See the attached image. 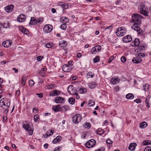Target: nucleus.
Segmentation results:
<instances>
[{
  "mask_svg": "<svg viewBox=\"0 0 151 151\" xmlns=\"http://www.w3.org/2000/svg\"><path fill=\"white\" fill-rule=\"evenodd\" d=\"M68 91L70 94H72L76 93V90L72 85H70L69 86L68 88Z\"/></svg>",
  "mask_w": 151,
  "mask_h": 151,
  "instance_id": "10",
  "label": "nucleus"
},
{
  "mask_svg": "<svg viewBox=\"0 0 151 151\" xmlns=\"http://www.w3.org/2000/svg\"><path fill=\"white\" fill-rule=\"evenodd\" d=\"M132 40L131 37L130 35H127L124 37L122 39V40L124 42L127 43L131 42Z\"/></svg>",
  "mask_w": 151,
  "mask_h": 151,
  "instance_id": "11",
  "label": "nucleus"
},
{
  "mask_svg": "<svg viewBox=\"0 0 151 151\" xmlns=\"http://www.w3.org/2000/svg\"><path fill=\"white\" fill-rule=\"evenodd\" d=\"M106 142L107 143L111 144L113 142L111 139H108L107 140Z\"/></svg>",
  "mask_w": 151,
  "mask_h": 151,
  "instance_id": "58",
  "label": "nucleus"
},
{
  "mask_svg": "<svg viewBox=\"0 0 151 151\" xmlns=\"http://www.w3.org/2000/svg\"><path fill=\"white\" fill-rule=\"evenodd\" d=\"M142 61V59L140 56L138 55L136 57L134 58L132 60V62L134 63L137 64L141 62Z\"/></svg>",
  "mask_w": 151,
  "mask_h": 151,
  "instance_id": "9",
  "label": "nucleus"
},
{
  "mask_svg": "<svg viewBox=\"0 0 151 151\" xmlns=\"http://www.w3.org/2000/svg\"><path fill=\"white\" fill-rule=\"evenodd\" d=\"M29 83L30 86H32L34 85L35 83L32 80H30L29 81Z\"/></svg>",
  "mask_w": 151,
  "mask_h": 151,
  "instance_id": "46",
  "label": "nucleus"
},
{
  "mask_svg": "<svg viewBox=\"0 0 151 151\" xmlns=\"http://www.w3.org/2000/svg\"><path fill=\"white\" fill-rule=\"evenodd\" d=\"M86 90L85 88H80L79 90V92L81 94H83L86 92Z\"/></svg>",
  "mask_w": 151,
  "mask_h": 151,
  "instance_id": "38",
  "label": "nucleus"
},
{
  "mask_svg": "<svg viewBox=\"0 0 151 151\" xmlns=\"http://www.w3.org/2000/svg\"><path fill=\"white\" fill-rule=\"evenodd\" d=\"M19 29L22 33L25 34L27 35L29 34V32L28 30L24 27H21L19 28Z\"/></svg>",
  "mask_w": 151,
  "mask_h": 151,
  "instance_id": "23",
  "label": "nucleus"
},
{
  "mask_svg": "<svg viewBox=\"0 0 151 151\" xmlns=\"http://www.w3.org/2000/svg\"><path fill=\"white\" fill-rule=\"evenodd\" d=\"M72 67V65L65 64L63 66L62 69L65 72H68L71 71L73 68Z\"/></svg>",
  "mask_w": 151,
  "mask_h": 151,
  "instance_id": "6",
  "label": "nucleus"
},
{
  "mask_svg": "<svg viewBox=\"0 0 151 151\" xmlns=\"http://www.w3.org/2000/svg\"><path fill=\"white\" fill-rule=\"evenodd\" d=\"M27 79V77L26 76H23L21 80V83H22V86H24L26 83V81Z\"/></svg>",
  "mask_w": 151,
  "mask_h": 151,
  "instance_id": "32",
  "label": "nucleus"
},
{
  "mask_svg": "<svg viewBox=\"0 0 151 151\" xmlns=\"http://www.w3.org/2000/svg\"><path fill=\"white\" fill-rule=\"evenodd\" d=\"M65 100L63 98L58 96L55 98V101L57 103H62L64 102Z\"/></svg>",
  "mask_w": 151,
  "mask_h": 151,
  "instance_id": "14",
  "label": "nucleus"
},
{
  "mask_svg": "<svg viewBox=\"0 0 151 151\" xmlns=\"http://www.w3.org/2000/svg\"><path fill=\"white\" fill-rule=\"evenodd\" d=\"M147 126V123L145 122H143L140 124L139 127L142 129H144L146 128Z\"/></svg>",
  "mask_w": 151,
  "mask_h": 151,
  "instance_id": "31",
  "label": "nucleus"
},
{
  "mask_svg": "<svg viewBox=\"0 0 151 151\" xmlns=\"http://www.w3.org/2000/svg\"><path fill=\"white\" fill-rule=\"evenodd\" d=\"M42 20V19L41 18H39L38 19H37V23H39L41 22Z\"/></svg>",
  "mask_w": 151,
  "mask_h": 151,
  "instance_id": "61",
  "label": "nucleus"
},
{
  "mask_svg": "<svg viewBox=\"0 0 151 151\" xmlns=\"http://www.w3.org/2000/svg\"><path fill=\"white\" fill-rule=\"evenodd\" d=\"M45 86V88L48 89L53 88L55 87V85L54 84H50L47 85Z\"/></svg>",
  "mask_w": 151,
  "mask_h": 151,
  "instance_id": "39",
  "label": "nucleus"
},
{
  "mask_svg": "<svg viewBox=\"0 0 151 151\" xmlns=\"http://www.w3.org/2000/svg\"><path fill=\"white\" fill-rule=\"evenodd\" d=\"M134 30L139 31L140 30V28L139 26V25L136 23H134L131 27Z\"/></svg>",
  "mask_w": 151,
  "mask_h": 151,
  "instance_id": "15",
  "label": "nucleus"
},
{
  "mask_svg": "<svg viewBox=\"0 0 151 151\" xmlns=\"http://www.w3.org/2000/svg\"><path fill=\"white\" fill-rule=\"evenodd\" d=\"M91 52L92 54H96L97 52V51L95 47H93L91 50Z\"/></svg>",
  "mask_w": 151,
  "mask_h": 151,
  "instance_id": "40",
  "label": "nucleus"
},
{
  "mask_svg": "<svg viewBox=\"0 0 151 151\" xmlns=\"http://www.w3.org/2000/svg\"><path fill=\"white\" fill-rule=\"evenodd\" d=\"M10 101L8 100H5L2 99L0 101V106L2 109H7L10 106Z\"/></svg>",
  "mask_w": 151,
  "mask_h": 151,
  "instance_id": "1",
  "label": "nucleus"
},
{
  "mask_svg": "<svg viewBox=\"0 0 151 151\" xmlns=\"http://www.w3.org/2000/svg\"><path fill=\"white\" fill-rule=\"evenodd\" d=\"M37 19L34 17L32 18L29 22L31 24H37Z\"/></svg>",
  "mask_w": 151,
  "mask_h": 151,
  "instance_id": "29",
  "label": "nucleus"
},
{
  "mask_svg": "<svg viewBox=\"0 0 151 151\" xmlns=\"http://www.w3.org/2000/svg\"><path fill=\"white\" fill-rule=\"evenodd\" d=\"M134 101L136 102V103L138 104L141 102V100L140 99H138L134 100Z\"/></svg>",
  "mask_w": 151,
  "mask_h": 151,
  "instance_id": "57",
  "label": "nucleus"
},
{
  "mask_svg": "<svg viewBox=\"0 0 151 151\" xmlns=\"http://www.w3.org/2000/svg\"><path fill=\"white\" fill-rule=\"evenodd\" d=\"M121 61L123 63H124L126 61V58L124 56L122 57L121 58Z\"/></svg>",
  "mask_w": 151,
  "mask_h": 151,
  "instance_id": "54",
  "label": "nucleus"
},
{
  "mask_svg": "<svg viewBox=\"0 0 151 151\" xmlns=\"http://www.w3.org/2000/svg\"><path fill=\"white\" fill-rule=\"evenodd\" d=\"M74 95H75L76 96V98L77 99H79L80 98V96H79L78 95V94L76 93H76H74L73 94Z\"/></svg>",
  "mask_w": 151,
  "mask_h": 151,
  "instance_id": "63",
  "label": "nucleus"
},
{
  "mask_svg": "<svg viewBox=\"0 0 151 151\" xmlns=\"http://www.w3.org/2000/svg\"><path fill=\"white\" fill-rule=\"evenodd\" d=\"M143 89L146 91H147L149 88V86L148 84H145L143 85Z\"/></svg>",
  "mask_w": 151,
  "mask_h": 151,
  "instance_id": "41",
  "label": "nucleus"
},
{
  "mask_svg": "<svg viewBox=\"0 0 151 151\" xmlns=\"http://www.w3.org/2000/svg\"><path fill=\"white\" fill-rule=\"evenodd\" d=\"M60 22L63 23H67L69 22V19L66 17H62L60 20Z\"/></svg>",
  "mask_w": 151,
  "mask_h": 151,
  "instance_id": "24",
  "label": "nucleus"
},
{
  "mask_svg": "<svg viewBox=\"0 0 151 151\" xmlns=\"http://www.w3.org/2000/svg\"><path fill=\"white\" fill-rule=\"evenodd\" d=\"M67 27L66 25L64 23L61 25L60 28L62 29L65 30L66 28Z\"/></svg>",
  "mask_w": 151,
  "mask_h": 151,
  "instance_id": "47",
  "label": "nucleus"
},
{
  "mask_svg": "<svg viewBox=\"0 0 151 151\" xmlns=\"http://www.w3.org/2000/svg\"><path fill=\"white\" fill-rule=\"evenodd\" d=\"M22 127L28 132L29 134L32 135L33 134V131L32 130L30 125L26 122L23 123Z\"/></svg>",
  "mask_w": 151,
  "mask_h": 151,
  "instance_id": "2",
  "label": "nucleus"
},
{
  "mask_svg": "<svg viewBox=\"0 0 151 151\" xmlns=\"http://www.w3.org/2000/svg\"><path fill=\"white\" fill-rule=\"evenodd\" d=\"M54 132V131L53 130H48L47 134L44 135L45 137H47L51 135Z\"/></svg>",
  "mask_w": 151,
  "mask_h": 151,
  "instance_id": "27",
  "label": "nucleus"
},
{
  "mask_svg": "<svg viewBox=\"0 0 151 151\" xmlns=\"http://www.w3.org/2000/svg\"><path fill=\"white\" fill-rule=\"evenodd\" d=\"M51 11L52 13H55L56 12V10L54 8L52 9Z\"/></svg>",
  "mask_w": 151,
  "mask_h": 151,
  "instance_id": "64",
  "label": "nucleus"
},
{
  "mask_svg": "<svg viewBox=\"0 0 151 151\" xmlns=\"http://www.w3.org/2000/svg\"><path fill=\"white\" fill-rule=\"evenodd\" d=\"M96 132L98 134L101 135L104 133V129L99 128L97 130Z\"/></svg>",
  "mask_w": 151,
  "mask_h": 151,
  "instance_id": "33",
  "label": "nucleus"
},
{
  "mask_svg": "<svg viewBox=\"0 0 151 151\" xmlns=\"http://www.w3.org/2000/svg\"><path fill=\"white\" fill-rule=\"evenodd\" d=\"M14 8L13 5H8L5 7L4 9L5 11L7 12L11 13L12 12Z\"/></svg>",
  "mask_w": 151,
  "mask_h": 151,
  "instance_id": "12",
  "label": "nucleus"
},
{
  "mask_svg": "<svg viewBox=\"0 0 151 151\" xmlns=\"http://www.w3.org/2000/svg\"><path fill=\"white\" fill-rule=\"evenodd\" d=\"M96 141L94 139H91L86 142L85 145L87 148H90L93 147L96 144Z\"/></svg>",
  "mask_w": 151,
  "mask_h": 151,
  "instance_id": "5",
  "label": "nucleus"
},
{
  "mask_svg": "<svg viewBox=\"0 0 151 151\" xmlns=\"http://www.w3.org/2000/svg\"><path fill=\"white\" fill-rule=\"evenodd\" d=\"M95 101H93L90 100L89 101L88 104L90 106H93L95 104Z\"/></svg>",
  "mask_w": 151,
  "mask_h": 151,
  "instance_id": "44",
  "label": "nucleus"
},
{
  "mask_svg": "<svg viewBox=\"0 0 151 151\" xmlns=\"http://www.w3.org/2000/svg\"><path fill=\"white\" fill-rule=\"evenodd\" d=\"M144 151H151V147L147 146L144 149Z\"/></svg>",
  "mask_w": 151,
  "mask_h": 151,
  "instance_id": "49",
  "label": "nucleus"
},
{
  "mask_svg": "<svg viewBox=\"0 0 151 151\" xmlns=\"http://www.w3.org/2000/svg\"><path fill=\"white\" fill-rule=\"evenodd\" d=\"M12 43L11 41L7 40L3 42L2 45L5 47H8L11 45Z\"/></svg>",
  "mask_w": 151,
  "mask_h": 151,
  "instance_id": "16",
  "label": "nucleus"
},
{
  "mask_svg": "<svg viewBox=\"0 0 151 151\" xmlns=\"http://www.w3.org/2000/svg\"><path fill=\"white\" fill-rule=\"evenodd\" d=\"M55 139L58 142L59 141H60V140L61 139V136H58L56 138H55Z\"/></svg>",
  "mask_w": 151,
  "mask_h": 151,
  "instance_id": "55",
  "label": "nucleus"
},
{
  "mask_svg": "<svg viewBox=\"0 0 151 151\" xmlns=\"http://www.w3.org/2000/svg\"><path fill=\"white\" fill-rule=\"evenodd\" d=\"M126 98L128 99H132L134 97V96L132 93H129L126 95Z\"/></svg>",
  "mask_w": 151,
  "mask_h": 151,
  "instance_id": "35",
  "label": "nucleus"
},
{
  "mask_svg": "<svg viewBox=\"0 0 151 151\" xmlns=\"http://www.w3.org/2000/svg\"><path fill=\"white\" fill-rule=\"evenodd\" d=\"M151 143V141L150 140H146L142 142V144L144 145H147L150 144Z\"/></svg>",
  "mask_w": 151,
  "mask_h": 151,
  "instance_id": "37",
  "label": "nucleus"
},
{
  "mask_svg": "<svg viewBox=\"0 0 151 151\" xmlns=\"http://www.w3.org/2000/svg\"><path fill=\"white\" fill-rule=\"evenodd\" d=\"M43 57L42 56H38L36 58L37 60L38 61H40L43 58Z\"/></svg>",
  "mask_w": 151,
  "mask_h": 151,
  "instance_id": "52",
  "label": "nucleus"
},
{
  "mask_svg": "<svg viewBox=\"0 0 151 151\" xmlns=\"http://www.w3.org/2000/svg\"><path fill=\"white\" fill-rule=\"evenodd\" d=\"M96 48V49L99 52L101 50V47L100 45H98L95 46Z\"/></svg>",
  "mask_w": 151,
  "mask_h": 151,
  "instance_id": "48",
  "label": "nucleus"
},
{
  "mask_svg": "<svg viewBox=\"0 0 151 151\" xmlns=\"http://www.w3.org/2000/svg\"><path fill=\"white\" fill-rule=\"evenodd\" d=\"M133 19L132 20V22H139L141 21V19L143 18V17L139 14H133L132 16Z\"/></svg>",
  "mask_w": 151,
  "mask_h": 151,
  "instance_id": "3",
  "label": "nucleus"
},
{
  "mask_svg": "<svg viewBox=\"0 0 151 151\" xmlns=\"http://www.w3.org/2000/svg\"><path fill=\"white\" fill-rule=\"evenodd\" d=\"M83 126L86 128L89 129L91 127V124L89 123L86 122L83 124Z\"/></svg>",
  "mask_w": 151,
  "mask_h": 151,
  "instance_id": "36",
  "label": "nucleus"
},
{
  "mask_svg": "<svg viewBox=\"0 0 151 151\" xmlns=\"http://www.w3.org/2000/svg\"><path fill=\"white\" fill-rule=\"evenodd\" d=\"M36 95L38 96V97L39 98H42V94L41 93H37Z\"/></svg>",
  "mask_w": 151,
  "mask_h": 151,
  "instance_id": "60",
  "label": "nucleus"
},
{
  "mask_svg": "<svg viewBox=\"0 0 151 151\" xmlns=\"http://www.w3.org/2000/svg\"><path fill=\"white\" fill-rule=\"evenodd\" d=\"M53 46L52 44L51 43H47L45 45L46 47L47 48H51Z\"/></svg>",
  "mask_w": 151,
  "mask_h": 151,
  "instance_id": "45",
  "label": "nucleus"
},
{
  "mask_svg": "<svg viewBox=\"0 0 151 151\" xmlns=\"http://www.w3.org/2000/svg\"><path fill=\"white\" fill-rule=\"evenodd\" d=\"M140 13L142 15L146 16H148V12L146 11V9H145L140 10Z\"/></svg>",
  "mask_w": 151,
  "mask_h": 151,
  "instance_id": "25",
  "label": "nucleus"
},
{
  "mask_svg": "<svg viewBox=\"0 0 151 151\" xmlns=\"http://www.w3.org/2000/svg\"><path fill=\"white\" fill-rule=\"evenodd\" d=\"M58 4L59 6H60L65 9H67L68 7V5L66 3L63 2H60L58 3Z\"/></svg>",
  "mask_w": 151,
  "mask_h": 151,
  "instance_id": "17",
  "label": "nucleus"
},
{
  "mask_svg": "<svg viewBox=\"0 0 151 151\" xmlns=\"http://www.w3.org/2000/svg\"><path fill=\"white\" fill-rule=\"evenodd\" d=\"M25 16L22 14H20L17 18V21L19 22H22L25 19Z\"/></svg>",
  "mask_w": 151,
  "mask_h": 151,
  "instance_id": "13",
  "label": "nucleus"
},
{
  "mask_svg": "<svg viewBox=\"0 0 151 151\" xmlns=\"http://www.w3.org/2000/svg\"><path fill=\"white\" fill-rule=\"evenodd\" d=\"M97 84L94 82L88 83V86L91 88H94L96 86Z\"/></svg>",
  "mask_w": 151,
  "mask_h": 151,
  "instance_id": "26",
  "label": "nucleus"
},
{
  "mask_svg": "<svg viewBox=\"0 0 151 151\" xmlns=\"http://www.w3.org/2000/svg\"><path fill=\"white\" fill-rule=\"evenodd\" d=\"M81 56L82 54L80 53H78L77 55V57L78 58H79L81 57Z\"/></svg>",
  "mask_w": 151,
  "mask_h": 151,
  "instance_id": "62",
  "label": "nucleus"
},
{
  "mask_svg": "<svg viewBox=\"0 0 151 151\" xmlns=\"http://www.w3.org/2000/svg\"><path fill=\"white\" fill-rule=\"evenodd\" d=\"M126 32V30L125 28L122 29V27H119L116 29V33L117 36H122Z\"/></svg>",
  "mask_w": 151,
  "mask_h": 151,
  "instance_id": "4",
  "label": "nucleus"
},
{
  "mask_svg": "<svg viewBox=\"0 0 151 151\" xmlns=\"http://www.w3.org/2000/svg\"><path fill=\"white\" fill-rule=\"evenodd\" d=\"M52 29V25L50 24L46 25L43 28L44 32L47 33L50 32Z\"/></svg>",
  "mask_w": 151,
  "mask_h": 151,
  "instance_id": "8",
  "label": "nucleus"
},
{
  "mask_svg": "<svg viewBox=\"0 0 151 151\" xmlns=\"http://www.w3.org/2000/svg\"><path fill=\"white\" fill-rule=\"evenodd\" d=\"M95 75L94 74L91 72H88L87 74L86 78L87 79L93 77Z\"/></svg>",
  "mask_w": 151,
  "mask_h": 151,
  "instance_id": "30",
  "label": "nucleus"
},
{
  "mask_svg": "<svg viewBox=\"0 0 151 151\" xmlns=\"http://www.w3.org/2000/svg\"><path fill=\"white\" fill-rule=\"evenodd\" d=\"M93 62L94 63L98 62L99 60V57H96L93 59Z\"/></svg>",
  "mask_w": 151,
  "mask_h": 151,
  "instance_id": "51",
  "label": "nucleus"
},
{
  "mask_svg": "<svg viewBox=\"0 0 151 151\" xmlns=\"http://www.w3.org/2000/svg\"><path fill=\"white\" fill-rule=\"evenodd\" d=\"M111 81L113 84H116L118 83L120 81V79L117 78L113 77L111 80Z\"/></svg>",
  "mask_w": 151,
  "mask_h": 151,
  "instance_id": "18",
  "label": "nucleus"
},
{
  "mask_svg": "<svg viewBox=\"0 0 151 151\" xmlns=\"http://www.w3.org/2000/svg\"><path fill=\"white\" fill-rule=\"evenodd\" d=\"M34 121L35 122H36L37 120L39 118V116L37 114L35 115L34 116Z\"/></svg>",
  "mask_w": 151,
  "mask_h": 151,
  "instance_id": "50",
  "label": "nucleus"
},
{
  "mask_svg": "<svg viewBox=\"0 0 151 151\" xmlns=\"http://www.w3.org/2000/svg\"><path fill=\"white\" fill-rule=\"evenodd\" d=\"M60 94V91L56 90H54L51 92L50 93L49 96H58Z\"/></svg>",
  "mask_w": 151,
  "mask_h": 151,
  "instance_id": "20",
  "label": "nucleus"
},
{
  "mask_svg": "<svg viewBox=\"0 0 151 151\" xmlns=\"http://www.w3.org/2000/svg\"><path fill=\"white\" fill-rule=\"evenodd\" d=\"M61 45H64V46H66L67 45V43L65 41H63L60 44Z\"/></svg>",
  "mask_w": 151,
  "mask_h": 151,
  "instance_id": "59",
  "label": "nucleus"
},
{
  "mask_svg": "<svg viewBox=\"0 0 151 151\" xmlns=\"http://www.w3.org/2000/svg\"><path fill=\"white\" fill-rule=\"evenodd\" d=\"M75 99L73 98H70L69 99V103L71 104H73L74 102Z\"/></svg>",
  "mask_w": 151,
  "mask_h": 151,
  "instance_id": "42",
  "label": "nucleus"
},
{
  "mask_svg": "<svg viewBox=\"0 0 151 151\" xmlns=\"http://www.w3.org/2000/svg\"><path fill=\"white\" fill-rule=\"evenodd\" d=\"M150 96H148L147 97L145 100V103L147 104V106L149 107H150V104H149V102L150 101Z\"/></svg>",
  "mask_w": 151,
  "mask_h": 151,
  "instance_id": "34",
  "label": "nucleus"
},
{
  "mask_svg": "<svg viewBox=\"0 0 151 151\" xmlns=\"http://www.w3.org/2000/svg\"><path fill=\"white\" fill-rule=\"evenodd\" d=\"M9 26L10 24L8 22L4 23L3 24V27L4 28H7L9 27Z\"/></svg>",
  "mask_w": 151,
  "mask_h": 151,
  "instance_id": "43",
  "label": "nucleus"
},
{
  "mask_svg": "<svg viewBox=\"0 0 151 151\" xmlns=\"http://www.w3.org/2000/svg\"><path fill=\"white\" fill-rule=\"evenodd\" d=\"M144 47L142 45H138L135 48V51L136 52H141L142 50Z\"/></svg>",
  "mask_w": 151,
  "mask_h": 151,
  "instance_id": "19",
  "label": "nucleus"
},
{
  "mask_svg": "<svg viewBox=\"0 0 151 151\" xmlns=\"http://www.w3.org/2000/svg\"><path fill=\"white\" fill-rule=\"evenodd\" d=\"M139 40L138 38L135 39L134 42L132 43V46H137L139 45Z\"/></svg>",
  "mask_w": 151,
  "mask_h": 151,
  "instance_id": "22",
  "label": "nucleus"
},
{
  "mask_svg": "<svg viewBox=\"0 0 151 151\" xmlns=\"http://www.w3.org/2000/svg\"><path fill=\"white\" fill-rule=\"evenodd\" d=\"M137 145L136 143H131L129 147V150L132 151H133L135 149Z\"/></svg>",
  "mask_w": 151,
  "mask_h": 151,
  "instance_id": "21",
  "label": "nucleus"
},
{
  "mask_svg": "<svg viewBox=\"0 0 151 151\" xmlns=\"http://www.w3.org/2000/svg\"><path fill=\"white\" fill-rule=\"evenodd\" d=\"M114 57L113 56H111V58L109 59L108 60V63H111L112 60L114 59Z\"/></svg>",
  "mask_w": 151,
  "mask_h": 151,
  "instance_id": "53",
  "label": "nucleus"
},
{
  "mask_svg": "<svg viewBox=\"0 0 151 151\" xmlns=\"http://www.w3.org/2000/svg\"><path fill=\"white\" fill-rule=\"evenodd\" d=\"M82 117L80 114L75 115L73 117V121L75 124L79 122L81 120Z\"/></svg>",
  "mask_w": 151,
  "mask_h": 151,
  "instance_id": "7",
  "label": "nucleus"
},
{
  "mask_svg": "<svg viewBox=\"0 0 151 151\" xmlns=\"http://www.w3.org/2000/svg\"><path fill=\"white\" fill-rule=\"evenodd\" d=\"M60 107V105H57L54 106L52 107V109L54 111L57 112L59 111Z\"/></svg>",
  "mask_w": 151,
  "mask_h": 151,
  "instance_id": "28",
  "label": "nucleus"
},
{
  "mask_svg": "<svg viewBox=\"0 0 151 151\" xmlns=\"http://www.w3.org/2000/svg\"><path fill=\"white\" fill-rule=\"evenodd\" d=\"M143 9H147V7H145V6L144 5H141L140 7V10H143Z\"/></svg>",
  "mask_w": 151,
  "mask_h": 151,
  "instance_id": "56",
  "label": "nucleus"
}]
</instances>
